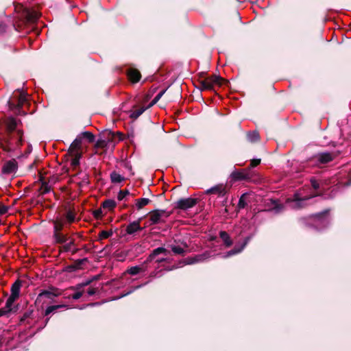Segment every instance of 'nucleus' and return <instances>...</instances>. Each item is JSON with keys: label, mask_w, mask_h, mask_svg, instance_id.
<instances>
[{"label": "nucleus", "mask_w": 351, "mask_h": 351, "mask_svg": "<svg viewBox=\"0 0 351 351\" xmlns=\"http://www.w3.org/2000/svg\"><path fill=\"white\" fill-rule=\"evenodd\" d=\"M27 101V95L24 91H22L20 93V96L19 97L18 104L15 105L13 102H12L10 100H8V104L9 106V108L11 110H17L21 108L26 102Z\"/></svg>", "instance_id": "obj_8"}, {"label": "nucleus", "mask_w": 351, "mask_h": 351, "mask_svg": "<svg viewBox=\"0 0 351 351\" xmlns=\"http://www.w3.org/2000/svg\"><path fill=\"white\" fill-rule=\"evenodd\" d=\"M260 162H261V159H253L251 161L250 167H254L257 166L258 165H259Z\"/></svg>", "instance_id": "obj_44"}, {"label": "nucleus", "mask_w": 351, "mask_h": 351, "mask_svg": "<svg viewBox=\"0 0 351 351\" xmlns=\"http://www.w3.org/2000/svg\"><path fill=\"white\" fill-rule=\"evenodd\" d=\"M5 125H6V130H7V134H9L12 132H16L17 130H20L17 128V121L13 117H8L5 120Z\"/></svg>", "instance_id": "obj_12"}, {"label": "nucleus", "mask_w": 351, "mask_h": 351, "mask_svg": "<svg viewBox=\"0 0 351 351\" xmlns=\"http://www.w3.org/2000/svg\"><path fill=\"white\" fill-rule=\"evenodd\" d=\"M187 247L186 244L184 245V247L171 245V250L174 254H183L185 252V249Z\"/></svg>", "instance_id": "obj_26"}, {"label": "nucleus", "mask_w": 351, "mask_h": 351, "mask_svg": "<svg viewBox=\"0 0 351 351\" xmlns=\"http://www.w3.org/2000/svg\"><path fill=\"white\" fill-rule=\"evenodd\" d=\"M112 235V231L102 230L99 234V239L100 240L107 239Z\"/></svg>", "instance_id": "obj_37"}, {"label": "nucleus", "mask_w": 351, "mask_h": 351, "mask_svg": "<svg viewBox=\"0 0 351 351\" xmlns=\"http://www.w3.org/2000/svg\"><path fill=\"white\" fill-rule=\"evenodd\" d=\"M110 178L113 183H120L124 180V178L122 176L115 171L110 174Z\"/></svg>", "instance_id": "obj_25"}, {"label": "nucleus", "mask_w": 351, "mask_h": 351, "mask_svg": "<svg viewBox=\"0 0 351 351\" xmlns=\"http://www.w3.org/2000/svg\"><path fill=\"white\" fill-rule=\"evenodd\" d=\"M315 195L302 197L299 193H295L293 199H288L287 204L293 209H298L304 206V202Z\"/></svg>", "instance_id": "obj_2"}, {"label": "nucleus", "mask_w": 351, "mask_h": 351, "mask_svg": "<svg viewBox=\"0 0 351 351\" xmlns=\"http://www.w3.org/2000/svg\"><path fill=\"white\" fill-rule=\"evenodd\" d=\"M17 169V162L12 159L7 161L3 167V172L6 174H10L16 171Z\"/></svg>", "instance_id": "obj_11"}, {"label": "nucleus", "mask_w": 351, "mask_h": 351, "mask_svg": "<svg viewBox=\"0 0 351 351\" xmlns=\"http://www.w3.org/2000/svg\"><path fill=\"white\" fill-rule=\"evenodd\" d=\"M165 211L162 210H156L150 213L149 220L152 224H157L162 222H164L162 219L163 216L165 215Z\"/></svg>", "instance_id": "obj_7"}, {"label": "nucleus", "mask_w": 351, "mask_h": 351, "mask_svg": "<svg viewBox=\"0 0 351 351\" xmlns=\"http://www.w3.org/2000/svg\"><path fill=\"white\" fill-rule=\"evenodd\" d=\"M165 261V259H164V258H162V259H158V260H157V262H158V263H160V262H162V261Z\"/></svg>", "instance_id": "obj_55"}, {"label": "nucleus", "mask_w": 351, "mask_h": 351, "mask_svg": "<svg viewBox=\"0 0 351 351\" xmlns=\"http://www.w3.org/2000/svg\"><path fill=\"white\" fill-rule=\"evenodd\" d=\"M222 78L218 75H214L206 78L200 82L199 88L203 90H211L215 84H221Z\"/></svg>", "instance_id": "obj_3"}, {"label": "nucleus", "mask_w": 351, "mask_h": 351, "mask_svg": "<svg viewBox=\"0 0 351 351\" xmlns=\"http://www.w3.org/2000/svg\"><path fill=\"white\" fill-rule=\"evenodd\" d=\"M17 298H13L12 296L10 295V297L8 298L7 301H6V303H5V306H4V308L10 313L11 311H12V305L14 302V301L16 300Z\"/></svg>", "instance_id": "obj_29"}, {"label": "nucleus", "mask_w": 351, "mask_h": 351, "mask_svg": "<svg viewBox=\"0 0 351 351\" xmlns=\"http://www.w3.org/2000/svg\"><path fill=\"white\" fill-rule=\"evenodd\" d=\"M128 77L130 80L133 82H137L139 81L141 77V73L136 69H131L128 71Z\"/></svg>", "instance_id": "obj_16"}, {"label": "nucleus", "mask_w": 351, "mask_h": 351, "mask_svg": "<svg viewBox=\"0 0 351 351\" xmlns=\"http://www.w3.org/2000/svg\"><path fill=\"white\" fill-rule=\"evenodd\" d=\"M247 140L252 143L256 142L259 140V134L257 132L253 131L247 134Z\"/></svg>", "instance_id": "obj_28"}, {"label": "nucleus", "mask_w": 351, "mask_h": 351, "mask_svg": "<svg viewBox=\"0 0 351 351\" xmlns=\"http://www.w3.org/2000/svg\"><path fill=\"white\" fill-rule=\"evenodd\" d=\"M136 206L138 209H141L145 206L147 205L150 202V199L148 198H141L136 200Z\"/></svg>", "instance_id": "obj_27"}, {"label": "nucleus", "mask_w": 351, "mask_h": 351, "mask_svg": "<svg viewBox=\"0 0 351 351\" xmlns=\"http://www.w3.org/2000/svg\"><path fill=\"white\" fill-rule=\"evenodd\" d=\"M82 141V135H78L76 138L73 141L69 148V152H80L81 144Z\"/></svg>", "instance_id": "obj_13"}, {"label": "nucleus", "mask_w": 351, "mask_h": 351, "mask_svg": "<svg viewBox=\"0 0 351 351\" xmlns=\"http://www.w3.org/2000/svg\"><path fill=\"white\" fill-rule=\"evenodd\" d=\"M315 220L316 223L323 224L324 226H326L329 222L328 216H324L323 213L317 214L315 216Z\"/></svg>", "instance_id": "obj_18"}, {"label": "nucleus", "mask_w": 351, "mask_h": 351, "mask_svg": "<svg viewBox=\"0 0 351 351\" xmlns=\"http://www.w3.org/2000/svg\"><path fill=\"white\" fill-rule=\"evenodd\" d=\"M58 293H56L49 291H43L39 293L38 298L46 297L49 299H52L53 298L57 296Z\"/></svg>", "instance_id": "obj_30"}, {"label": "nucleus", "mask_w": 351, "mask_h": 351, "mask_svg": "<svg viewBox=\"0 0 351 351\" xmlns=\"http://www.w3.org/2000/svg\"><path fill=\"white\" fill-rule=\"evenodd\" d=\"M82 295V292L81 291H78V292H76L73 295H72V298L73 300H78L80 299Z\"/></svg>", "instance_id": "obj_46"}, {"label": "nucleus", "mask_w": 351, "mask_h": 351, "mask_svg": "<svg viewBox=\"0 0 351 351\" xmlns=\"http://www.w3.org/2000/svg\"><path fill=\"white\" fill-rule=\"evenodd\" d=\"M140 219L130 222L125 228V232L129 235H134L137 232L141 231L143 228L140 226Z\"/></svg>", "instance_id": "obj_6"}, {"label": "nucleus", "mask_w": 351, "mask_h": 351, "mask_svg": "<svg viewBox=\"0 0 351 351\" xmlns=\"http://www.w3.org/2000/svg\"><path fill=\"white\" fill-rule=\"evenodd\" d=\"M246 194H243L239 200L237 205L239 209H243L247 205V202L246 200Z\"/></svg>", "instance_id": "obj_31"}, {"label": "nucleus", "mask_w": 351, "mask_h": 351, "mask_svg": "<svg viewBox=\"0 0 351 351\" xmlns=\"http://www.w3.org/2000/svg\"><path fill=\"white\" fill-rule=\"evenodd\" d=\"M280 210V208L278 206L275 208V210H276V213L279 212Z\"/></svg>", "instance_id": "obj_54"}, {"label": "nucleus", "mask_w": 351, "mask_h": 351, "mask_svg": "<svg viewBox=\"0 0 351 351\" xmlns=\"http://www.w3.org/2000/svg\"><path fill=\"white\" fill-rule=\"evenodd\" d=\"M311 183L314 189H318L319 188V184L316 181L315 179L311 178Z\"/></svg>", "instance_id": "obj_43"}, {"label": "nucleus", "mask_w": 351, "mask_h": 351, "mask_svg": "<svg viewBox=\"0 0 351 351\" xmlns=\"http://www.w3.org/2000/svg\"><path fill=\"white\" fill-rule=\"evenodd\" d=\"M32 151V146L30 145H28V153L31 152Z\"/></svg>", "instance_id": "obj_53"}, {"label": "nucleus", "mask_w": 351, "mask_h": 351, "mask_svg": "<svg viewBox=\"0 0 351 351\" xmlns=\"http://www.w3.org/2000/svg\"><path fill=\"white\" fill-rule=\"evenodd\" d=\"M242 250H243V247H241L239 245H236L234 247V249H232V250H230L229 252H228L227 253L223 254L222 256V257L223 258H228L231 256H233V255L240 253L241 252H242Z\"/></svg>", "instance_id": "obj_22"}, {"label": "nucleus", "mask_w": 351, "mask_h": 351, "mask_svg": "<svg viewBox=\"0 0 351 351\" xmlns=\"http://www.w3.org/2000/svg\"><path fill=\"white\" fill-rule=\"evenodd\" d=\"M206 193L207 194H210V193H215V194H223L224 193V188L223 187L222 185H217V186H215L209 189H208Z\"/></svg>", "instance_id": "obj_21"}, {"label": "nucleus", "mask_w": 351, "mask_h": 351, "mask_svg": "<svg viewBox=\"0 0 351 351\" xmlns=\"http://www.w3.org/2000/svg\"><path fill=\"white\" fill-rule=\"evenodd\" d=\"M88 180L87 178L86 179H83L80 183L81 185L84 186V185H88Z\"/></svg>", "instance_id": "obj_51"}, {"label": "nucleus", "mask_w": 351, "mask_h": 351, "mask_svg": "<svg viewBox=\"0 0 351 351\" xmlns=\"http://www.w3.org/2000/svg\"><path fill=\"white\" fill-rule=\"evenodd\" d=\"M336 156L337 154L334 153L322 152L317 155V159L320 163L326 164L332 161Z\"/></svg>", "instance_id": "obj_10"}, {"label": "nucleus", "mask_w": 351, "mask_h": 351, "mask_svg": "<svg viewBox=\"0 0 351 351\" xmlns=\"http://www.w3.org/2000/svg\"><path fill=\"white\" fill-rule=\"evenodd\" d=\"M347 185H351V180L348 182Z\"/></svg>", "instance_id": "obj_56"}, {"label": "nucleus", "mask_w": 351, "mask_h": 351, "mask_svg": "<svg viewBox=\"0 0 351 351\" xmlns=\"http://www.w3.org/2000/svg\"><path fill=\"white\" fill-rule=\"evenodd\" d=\"M94 217L96 218H100L102 216V210L101 209H97L93 213Z\"/></svg>", "instance_id": "obj_45"}, {"label": "nucleus", "mask_w": 351, "mask_h": 351, "mask_svg": "<svg viewBox=\"0 0 351 351\" xmlns=\"http://www.w3.org/2000/svg\"><path fill=\"white\" fill-rule=\"evenodd\" d=\"M149 108L148 106L147 108H141L138 110H136L134 111H133L130 115V117L133 119H137L140 115H141L143 112L147 108Z\"/></svg>", "instance_id": "obj_34"}, {"label": "nucleus", "mask_w": 351, "mask_h": 351, "mask_svg": "<svg viewBox=\"0 0 351 351\" xmlns=\"http://www.w3.org/2000/svg\"><path fill=\"white\" fill-rule=\"evenodd\" d=\"M51 190V187L46 183H44L42 184V186H41V192L42 193L45 194V193H47L50 191Z\"/></svg>", "instance_id": "obj_41"}, {"label": "nucleus", "mask_w": 351, "mask_h": 351, "mask_svg": "<svg viewBox=\"0 0 351 351\" xmlns=\"http://www.w3.org/2000/svg\"><path fill=\"white\" fill-rule=\"evenodd\" d=\"M80 135H82V139L86 138L90 143H93L95 141L94 135L90 132H82Z\"/></svg>", "instance_id": "obj_33"}, {"label": "nucleus", "mask_w": 351, "mask_h": 351, "mask_svg": "<svg viewBox=\"0 0 351 351\" xmlns=\"http://www.w3.org/2000/svg\"><path fill=\"white\" fill-rule=\"evenodd\" d=\"M104 143H105L104 141H98L97 144H98L99 146L103 147Z\"/></svg>", "instance_id": "obj_52"}, {"label": "nucleus", "mask_w": 351, "mask_h": 351, "mask_svg": "<svg viewBox=\"0 0 351 351\" xmlns=\"http://www.w3.org/2000/svg\"><path fill=\"white\" fill-rule=\"evenodd\" d=\"M220 238L223 241L224 244L226 247H230L232 244V241L228 235V234L225 231H221L219 233Z\"/></svg>", "instance_id": "obj_20"}, {"label": "nucleus", "mask_w": 351, "mask_h": 351, "mask_svg": "<svg viewBox=\"0 0 351 351\" xmlns=\"http://www.w3.org/2000/svg\"><path fill=\"white\" fill-rule=\"evenodd\" d=\"M53 238L56 243L63 244L69 241L70 238L62 233H53Z\"/></svg>", "instance_id": "obj_19"}, {"label": "nucleus", "mask_w": 351, "mask_h": 351, "mask_svg": "<svg viewBox=\"0 0 351 351\" xmlns=\"http://www.w3.org/2000/svg\"><path fill=\"white\" fill-rule=\"evenodd\" d=\"M63 244L64 245L62 246V250H63L64 252L72 251V253L75 254L78 250L77 248L73 249V246L75 245L74 240L73 239L70 238L67 242Z\"/></svg>", "instance_id": "obj_14"}, {"label": "nucleus", "mask_w": 351, "mask_h": 351, "mask_svg": "<svg viewBox=\"0 0 351 351\" xmlns=\"http://www.w3.org/2000/svg\"><path fill=\"white\" fill-rule=\"evenodd\" d=\"M326 213H327V211H325V213H323L324 216V215L327 216Z\"/></svg>", "instance_id": "obj_57"}, {"label": "nucleus", "mask_w": 351, "mask_h": 351, "mask_svg": "<svg viewBox=\"0 0 351 351\" xmlns=\"http://www.w3.org/2000/svg\"><path fill=\"white\" fill-rule=\"evenodd\" d=\"M88 259L86 258H82V259H78L75 262L74 268L78 269L80 268L81 265L87 262Z\"/></svg>", "instance_id": "obj_39"}, {"label": "nucleus", "mask_w": 351, "mask_h": 351, "mask_svg": "<svg viewBox=\"0 0 351 351\" xmlns=\"http://www.w3.org/2000/svg\"><path fill=\"white\" fill-rule=\"evenodd\" d=\"M251 239V237H247L245 239L244 242L241 245H239L241 247H243V250L245 248V247L247 245L250 240Z\"/></svg>", "instance_id": "obj_48"}, {"label": "nucleus", "mask_w": 351, "mask_h": 351, "mask_svg": "<svg viewBox=\"0 0 351 351\" xmlns=\"http://www.w3.org/2000/svg\"><path fill=\"white\" fill-rule=\"evenodd\" d=\"M234 180H248L251 178L249 169H243L242 171H234L230 175Z\"/></svg>", "instance_id": "obj_5"}, {"label": "nucleus", "mask_w": 351, "mask_h": 351, "mask_svg": "<svg viewBox=\"0 0 351 351\" xmlns=\"http://www.w3.org/2000/svg\"><path fill=\"white\" fill-rule=\"evenodd\" d=\"M129 194V191H120L119 194H118V199L119 200H122L126 195H128Z\"/></svg>", "instance_id": "obj_42"}, {"label": "nucleus", "mask_w": 351, "mask_h": 351, "mask_svg": "<svg viewBox=\"0 0 351 351\" xmlns=\"http://www.w3.org/2000/svg\"><path fill=\"white\" fill-rule=\"evenodd\" d=\"M66 218L69 222H73L75 221V215L73 211L69 210L66 213Z\"/></svg>", "instance_id": "obj_38"}, {"label": "nucleus", "mask_w": 351, "mask_h": 351, "mask_svg": "<svg viewBox=\"0 0 351 351\" xmlns=\"http://www.w3.org/2000/svg\"><path fill=\"white\" fill-rule=\"evenodd\" d=\"M21 287V282L20 280H16L11 287L10 295L13 298H18L19 297L20 289Z\"/></svg>", "instance_id": "obj_15"}, {"label": "nucleus", "mask_w": 351, "mask_h": 351, "mask_svg": "<svg viewBox=\"0 0 351 351\" xmlns=\"http://www.w3.org/2000/svg\"><path fill=\"white\" fill-rule=\"evenodd\" d=\"M62 307H65L64 305H53V306H49L47 308V309L45 310V315H49L50 313H53V311H55L56 310L60 308H62Z\"/></svg>", "instance_id": "obj_35"}, {"label": "nucleus", "mask_w": 351, "mask_h": 351, "mask_svg": "<svg viewBox=\"0 0 351 351\" xmlns=\"http://www.w3.org/2000/svg\"><path fill=\"white\" fill-rule=\"evenodd\" d=\"M96 293V291L95 289L93 288H91V289H89L88 291V295H94L95 293Z\"/></svg>", "instance_id": "obj_50"}, {"label": "nucleus", "mask_w": 351, "mask_h": 351, "mask_svg": "<svg viewBox=\"0 0 351 351\" xmlns=\"http://www.w3.org/2000/svg\"><path fill=\"white\" fill-rule=\"evenodd\" d=\"M8 210V208L5 206H0V215H4L5 214Z\"/></svg>", "instance_id": "obj_47"}, {"label": "nucleus", "mask_w": 351, "mask_h": 351, "mask_svg": "<svg viewBox=\"0 0 351 351\" xmlns=\"http://www.w3.org/2000/svg\"><path fill=\"white\" fill-rule=\"evenodd\" d=\"M9 312L3 307L0 308V317L7 315Z\"/></svg>", "instance_id": "obj_49"}, {"label": "nucleus", "mask_w": 351, "mask_h": 351, "mask_svg": "<svg viewBox=\"0 0 351 351\" xmlns=\"http://www.w3.org/2000/svg\"><path fill=\"white\" fill-rule=\"evenodd\" d=\"M209 258L208 253L195 255L193 257H188L185 259L184 263L186 265H192L200 262H203Z\"/></svg>", "instance_id": "obj_9"}, {"label": "nucleus", "mask_w": 351, "mask_h": 351, "mask_svg": "<svg viewBox=\"0 0 351 351\" xmlns=\"http://www.w3.org/2000/svg\"><path fill=\"white\" fill-rule=\"evenodd\" d=\"M116 204H117L114 200L108 199L103 202L102 206L104 208L111 210L116 206Z\"/></svg>", "instance_id": "obj_24"}, {"label": "nucleus", "mask_w": 351, "mask_h": 351, "mask_svg": "<svg viewBox=\"0 0 351 351\" xmlns=\"http://www.w3.org/2000/svg\"><path fill=\"white\" fill-rule=\"evenodd\" d=\"M23 132L17 130L7 134V145L9 150H15L19 149L23 143Z\"/></svg>", "instance_id": "obj_1"}, {"label": "nucleus", "mask_w": 351, "mask_h": 351, "mask_svg": "<svg viewBox=\"0 0 351 351\" xmlns=\"http://www.w3.org/2000/svg\"><path fill=\"white\" fill-rule=\"evenodd\" d=\"M197 201V199L189 197V198H183L178 200L176 202V208L186 210L193 207Z\"/></svg>", "instance_id": "obj_4"}, {"label": "nucleus", "mask_w": 351, "mask_h": 351, "mask_svg": "<svg viewBox=\"0 0 351 351\" xmlns=\"http://www.w3.org/2000/svg\"><path fill=\"white\" fill-rule=\"evenodd\" d=\"M143 271V269L142 267H141V266H134V267H132L130 269H128V272L130 275L134 276V275H136V274H137L139 272Z\"/></svg>", "instance_id": "obj_32"}, {"label": "nucleus", "mask_w": 351, "mask_h": 351, "mask_svg": "<svg viewBox=\"0 0 351 351\" xmlns=\"http://www.w3.org/2000/svg\"><path fill=\"white\" fill-rule=\"evenodd\" d=\"M166 90H161L155 97L154 99L152 101V102L149 104L148 107H152L154 105H155L159 100L162 97V95L165 94Z\"/></svg>", "instance_id": "obj_36"}, {"label": "nucleus", "mask_w": 351, "mask_h": 351, "mask_svg": "<svg viewBox=\"0 0 351 351\" xmlns=\"http://www.w3.org/2000/svg\"><path fill=\"white\" fill-rule=\"evenodd\" d=\"M71 156H72L71 159V165L73 167H76L80 164V160L81 158L82 154L80 152H69Z\"/></svg>", "instance_id": "obj_17"}, {"label": "nucleus", "mask_w": 351, "mask_h": 351, "mask_svg": "<svg viewBox=\"0 0 351 351\" xmlns=\"http://www.w3.org/2000/svg\"><path fill=\"white\" fill-rule=\"evenodd\" d=\"M167 252L166 249L162 247H158L155 249L153 252L149 255L148 257L147 261H151L156 256L165 253Z\"/></svg>", "instance_id": "obj_23"}, {"label": "nucleus", "mask_w": 351, "mask_h": 351, "mask_svg": "<svg viewBox=\"0 0 351 351\" xmlns=\"http://www.w3.org/2000/svg\"><path fill=\"white\" fill-rule=\"evenodd\" d=\"M62 223L59 222H56L54 224V231L53 233H61L60 231L62 229Z\"/></svg>", "instance_id": "obj_40"}]
</instances>
